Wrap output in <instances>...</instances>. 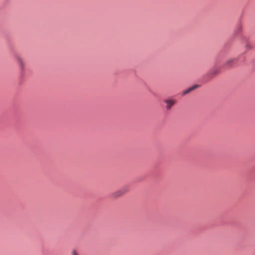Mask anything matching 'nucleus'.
Returning a JSON list of instances; mask_svg holds the SVG:
<instances>
[{
	"label": "nucleus",
	"mask_w": 255,
	"mask_h": 255,
	"mask_svg": "<svg viewBox=\"0 0 255 255\" xmlns=\"http://www.w3.org/2000/svg\"><path fill=\"white\" fill-rule=\"evenodd\" d=\"M165 102L167 104V107H166L167 109H170V108L171 107V106H172L173 105H174L175 104L176 101L173 99L167 100L165 101Z\"/></svg>",
	"instance_id": "obj_2"
},
{
	"label": "nucleus",
	"mask_w": 255,
	"mask_h": 255,
	"mask_svg": "<svg viewBox=\"0 0 255 255\" xmlns=\"http://www.w3.org/2000/svg\"><path fill=\"white\" fill-rule=\"evenodd\" d=\"M199 87V85H197V84H195V85L192 86V87L189 88L187 90L183 91L182 93V95L183 96L185 95L186 94L189 93V92H191L192 91L194 90V89H195L196 88H197Z\"/></svg>",
	"instance_id": "obj_1"
},
{
	"label": "nucleus",
	"mask_w": 255,
	"mask_h": 255,
	"mask_svg": "<svg viewBox=\"0 0 255 255\" xmlns=\"http://www.w3.org/2000/svg\"><path fill=\"white\" fill-rule=\"evenodd\" d=\"M73 255H77V253L76 251L73 252Z\"/></svg>",
	"instance_id": "obj_3"
}]
</instances>
